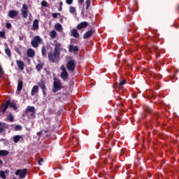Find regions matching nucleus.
Returning <instances> with one entry per match:
<instances>
[{
    "label": "nucleus",
    "mask_w": 179,
    "mask_h": 179,
    "mask_svg": "<svg viewBox=\"0 0 179 179\" xmlns=\"http://www.w3.org/2000/svg\"><path fill=\"white\" fill-rule=\"evenodd\" d=\"M59 55H59V53H57L56 52H54V51L50 52L48 54L49 61L52 63H55L57 61H58V58H59Z\"/></svg>",
    "instance_id": "5"
},
{
    "label": "nucleus",
    "mask_w": 179,
    "mask_h": 179,
    "mask_svg": "<svg viewBox=\"0 0 179 179\" xmlns=\"http://www.w3.org/2000/svg\"><path fill=\"white\" fill-rule=\"evenodd\" d=\"M38 136H40L41 135V131H39L37 133Z\"/></svg>",
    "instance_id": "51"
},
{
    "label": "nucleus",
    "mask_w": 179,
    "mask_h": 179,
    "mask_svg": "<svg viewBox=\"0 0 179 179\" xmlns=\"http://www.w3.org/2000/svg\"><path fill=\"white\" fill-rule=\"evenodd\" d=\"M0 37L1 38H4V37H5V31H0Z\"/></svg>",
    "instance_id": "44"
},
{
    "label": "nucleus",
    "mask_w": 179,
    "mask_h": 179,
    "mask_svg": "<svg viewBox=\"0 0 179 179\" xmlns=\"http://www.w3.org/2000/svg\"><path fill=\"white\" fill-rule=\"evenodd\" d=\"M79 5H82L85 2V0H78Z\"/></svg>",
    "instance_id": "46"
},
{
    "label": "nucleus",
    "mask_w": 179,
    "mask_h": 179,
    "mask_svg": "<svg viewBox=\"0 0 179 179\" xmlns=\"http://www.w3.org/2000/svg\"><path fill=\"white\" fill-rule=\"evenodd\" d=\"M0 177L3 179H6V174L5 173V171H0Z\"/></svg>",
    "instance_id": "33"
},
{
    "label": "nucleus",
    "mask_w": 179,
    "mask_h": 179,
    "mask_svg": "<svg viewBox=\"0 0 179 179\" xmlns=\"http://www.w3.org/2000/svg\"><path fill=\"white\" fill-rule=\"evenodd\" d=\"M92 4V1L90 0H86L85 1V9L86 10H87V9H89V8H90V5Z\"/></svg>",
    "instance_id": "31"
},
{
    "label": "nucleus",
    "mask_w": 179,
    "mask_h": 179,
    "mask_svg": "<svg viewBox=\"0 0 179 179\" xmlns=\"http://www.w3.org/2000/svg\"><path fill=\"white\" fill-rule=\"evenodd\" d=\"M62 5H63L62 1H60V2H59V6H60V7H62Z\"/></svg>",
    "instance_id": "52"
},
{
    "label": "nucleus",
    "mask_w": 179,
    "mask_h": 179,
    "mask_svg": "<svg viewBox=\"0 0 179 179\" xmlns=\"http://www.w3.org/2000/svg\"><path fill=\"white\" fill-rule=\"evenodd\" d=\"M71 36L74 37L75 38H79V32H78V29L76 28H73L71 29Z\"/></svg>",
    "instance_id": "17"
},
{
    "label": "nucleus",
    "mask_w": 179,
    "mask_h": 179,
    "mask_svg": "<svg viewBox=\"0 0 179 179\" xmlns=\"http://www.w3.org/2000/svg\"><path fill=\"white\" fill-rule=\"evenodd\" d=\"M72 59L70 57V59ZM76 68V64H75V59H71L67 62L66 64V69H68L69 72H73Z\"/></svg>",
    "instance_id": "7"
},
{
    "label": "nucleus",
    "mask_w": 179,
    "mask_h": 179,
    "mask_svg": "<svg viewBox=\"0 0 179 179\" xmlns=\"http://www.w3.org/2000/svg\"><path fill=\"white\" fill-rule=\"evenodd\" d=\"M5 128H8V125L6 123L0 122V134L4 132Z\"/></svg>",
    "instance_id": "21"
},
{
    "label": "nucleus",
    "mask_w": 179,
    "mask_h": 179,
    "mask_svg": "<svg viewBox=\"0 0 179 179\" xmlns=\"http://www.w3.org/2000/svg\"><path fill=\"white\" fill-rule=\"evenodd\" d=\"M87 26H89V23H87L86 21H84L77 25V29L78 30H82V29H85V27H87Z\"/></svg>",
    "instance_id": "11"
},
{
    "label": "nucleus",
    "mask_w": 179,
    "mask_h": 179,
    "mask_svg": "<svg viewBox=\"0 0 179 179\" xmlns=\"http://www.w3.org/2000/svg\"><path fill=\"white\" fill-rule=\"evenodd\" d=\"M5 53L6 54L7 57H10L12 55V52H10V49L7 48L5 49Z\"/></svg>",
    "instance_id": "28"
},
{
    "label": "nucleus",
    "mask_w": 179,
    "mask_h": 179,
    "mask_svg": "<svg viewBox=\"0 0 179 179\" xmlns=\"http://www.w3.org/2000/svg\"><path fill=\"white\" fill-rule=\"evenodd\" d=\"M43 158H40V159L38 161V164L39 166H43V164H41V163H43Z\"/></svg>",
    "instance_id": "42"
},
{
    "label": "nucleus",
    "mask_w": 179,
    "mask_h": 179,
    "mask_svg": "<svg viewBox=\"0 0 179 179\" xmlns=\"http://www.w3.org/2000/svg\"><path fill=\"white\" fill-rule=\"evenodd\" d=\"M21 14L24 19H27V16H29V7L27 4H23L22 8L21 9Z\"/></svg>",
    "instance_id": "9"
},
{
    "label": "nucleus",
    "mask_w": 179,
    "mask_h": 179,
    "mask_svg": "<svg viewBox=\"0 0 179 179\" xmlns=\"http://www.w3.org/2000/svg\"><path fill=\"white\" fill-rule=\"evenodd\" d=\"M20 41H22L23 38H20Z\"/></svg>",
    "instance_id": "56"
},
{
    "label": "nucleus",
    "mask_w": 179,
    "mask_h": 179,
    "mask_svg": "<svg viewBox=\"0 0 179 179\" xmlns=\"http://www.w3.org/2000/svg\"><path fill=\"white\" fill-rule=\"evenodd\" d=\"M55 29L57 31H61V30H62V25L59 23H57L55 25Z\"/></svg>",
    "instance_id": "26"
},
{
    "label": "nucleus",
    "mask_w": 179,
    "mask_h": 179,
    "mask_svg": "<svg viewBox=\"0 0 179 179\" xmlns=\"http://www.w3.org/2000/svg\"><path fill=\"white\" fill-rule=\"evenodd\" d=\"M41 6H43V8H47L48 6V3H47V1L43 0L41 1Z\"/></svg>",
    "instance_id": "35"
},
{
    "label": "nucleus",
    "mask_w": 179,
    "mask_h": 179,
    "mask_svg": "<svg viewBox=\"0 0 179 179\" xmlns=\"http://www.w3.org/2000/svg\"><path fill=\"white\" fill-rule=\"evenodd\" d=\"M69 51V52H78V51H79V48L78 46H74L73 45H70Z\"/></svg>",
    "instance_id": "15"
},
{
    "label": "nucleus",
    "mask_w": 179,
    "mask_h": 179,
    "mask_svg": "<svg viewBox=\"0 0 179 179\" xmlns=\"http://www.w3.org/2000/svg\"><path fill=\"white\" fill-rule=\"evenodd\" d=\"M8 107H10V108H13L15 110H17V106H16V103L13 101L10 102V99H8L5 103H3L1 105V113L3 114H5Z\"/></svg>",
    "instance_id": "1"
},
{
    "label": "nucleus",
    "mask_w": 179,
    "mask_h": 179,
    "mask_svg": "<svg viewBox=\"0 0 179 179\" xmlns=\"http://www.w3.org/2000/svg\"><path fill=\"white\" fill-rule=\"evenodd\" d=\"M27 57H29V58H33V57L36 55V52L34 51V50L29 48L27 50Z\"/></svg>",
    "instance_id": "12"
},
{
    "label": "nucleus",
    "mask_w": 179,
    "mask_h": 179,
    "mask_svg": "<svg viewBox=\"0 0 179 179\" xmlns=\"http://www.w3.org/2000/svg\"><path fill=\"white\" fill-rule=\"evenodd\" d=\"M66 3H67V5H72V3H73V0H66Z\"/></svg>",
    "instance_id": "40"
},
{
    "label": "nucleus",
    "mask_w": 179,
    "mask_h": 179,
    "mask_svg": "<svg viewBox=\"0 0 179 179\" xmlns=\"http://www.w3.org/2000/svg\"><path fill=\"white\" fill-rule=\"evenodd\" d=\"M102 153L103 155H106V156H110V154L111 153V148H110V147H105L102 150Z\"/></svg>",
    "instance_id": "16"
},
{
    "label": "nucleus",
    "mask_w": 179,
    "mask_h": 179,
    "mask_svg": "<svg viewBox=\"0 0 179 179\" xmlns=\"http://www.w3.org/2000/svg\"><path fill=\"white\" fill-rule=\"evenodd\" d=\"M3 76V70H2V67L0 66V78Z\"/></svg>",
    "instance_id": "43"
},
{
    "label": "nucleus",
    "mask_w": 179,
    "mask_h": 179,
    "mask_svg": "<svg viewBox=\"0 0 179 179\" xmlns=\"http://www.w3.org/2000/svg\"><path fill=\"white\" fill-rule=\"evenodd\" d=\"M15 131H22V126L21 125H16L15 127Z\"/></svg>",
    "instance_id": "39"
},
{
    "label": "nucleus",
    "mask_w": 179,
    "mask_h": 179,
    "mask_svg": "<svg viewBox=\"0 0 179 179\" xmlns=\"http://www.w3.org/2000/svg\"><path fill=\"white\" fill-rule=\"evenodd\" d=\"M22 89H23V81L20 80L17 84V92H22Z\"/></svg>",
    "instance_id": "24"
},
{
    "label": "nucleus",
    "mask_w": 179,
    "mask_h": 179,
    "mask_svg": "<svg viewBox=\"0 0 179 179\" xmlns=\"http://www.w3.org/2000/svg\"><path fill=\"white\" fill-rule=\"evenodd\" d=\"M18 69L23 71L24 69V63L22 60H16Z\"/></svg>",
    "instance_id": "14"
},
{
    "label": "nucleus",
    "mask_w": 179,
    "mask_h": 179,
    "mask_svg": "<svg viewBox=\"0 0 179 179\" xmlns=\"http://www.w3.org/2000/svg\"><path fill=\"white\" fill-rule=\"evenodd\" d=\"M17 15H19V11L16 10H11L8 12V16L11 19H14V17H16V16H17Z\"/></svg>",
    "instance_id": "10"
},
{
    "label": "nucleus",
    "mask_w": 179,
    "mask_h": 179,
    "mask_svg": "<svg viewBox=\"0 0 179 179\" xmlns=\"http://www.w3.org/2000/svg\"><path fill=\"white\" fill-rule=\"evenodd\" d=\"M43 64H38L37 65H36V69L38 71H41V69H43Z\"/></svg>",
    "instance_id": "34"
},
{
    "label": "nucleus",
    "mask_w": 179,
    "mask_h": 179,
    "mask_svg": "<svg viewBox=\"0 0 179 179\" xmlns=\"http://www.w3.org/2000/svg\"><path fill=\"white\" fill-rule=\"evenodd\" d=\"M50 129H51V125L48 124V128L44 129V132L47 134L50 132Z\"/></svg>",
    "instance_id": "38"
},
{
    "label": "nucleus",
    "mask_w": 179,
    "mask_h": 179,
    "mask_svg": "<svg viewBox=\"0 0 179 179\" xmlns=\"http://www.w3.org/2000/svg\"><path fill=\"white\" fill-rule=\"evenodd\" d=\"M38 92V85H35L32 87L31 91V96H34Z\"/></svg>",
    "instance_id": "23"
},
{
    "label": "nucleus",
    "mask_w": 179,
    "mask_h": 179,
    "mask_svg": "<svg viewBox=\"0 0 179 179\" xmlns=\"http://www.w3.org/2000/svg\"><path fill=\"white\" fill-rule=\"evenodd\" d=\"M92 34H93V30L87 31L84 34L83 38L85 39L90 38V37H92Z\"/></svg>",
    "instance_id": "19"
},
{
    "label": "nucleus",
    "mask_w": 179,
    "mask_h": 179,
    "mask_svg": "<svg viewBox=\"0 0 179 179\" xmlns=\"http://www.w3.org/2000/svg\"><path fill=\"white\" fill-rule=\"evenodd\" d=\"M155 115L156 118H159V115H160V113H156L155 114Z\"/></svg>",
    "instance_id": "48"
},
{
    "label": "nucleus",
    "mask_w": 179,
    "mask_h": 179,
    "mask_svg": "<svg viewBox=\"0 0 179 179\" xmlns=\"http://www.w3.org/2000/svg\"><path fill=\"white\" fill-rule=\"evenodd\" d=\"M8 155H9V151L6 150H0V156H8Z\"/></svg>",
    "instance_id": "27"
},
{
    "label": "nucleus",
    "mask_w": 179,
    "mask_h": 179,
    "mask_svg": "<svg viewBox=\"0 0 179 179\" xmlns=\"http://www.w3.org/2000/svg\"><path fill=\"white\" fill-rule=\"evenodd\" d=\"M61 47H62L61 43H56L55 45L54 52L61 55Z\"/></svg>",
    "instance_id": "13"
},
{
    "label": "nucleus",
    "mask_w": 179,
    "mask_h": 179,
    "mask_svg": "<svg viewBox=\"0 0 179 179\" xmlns=\"http://www.w3.org/2000/svg\"><path fill=\"white\" fill-rule=\"evenodd\" d=\"M38 44H43V39L40 36H35L31 41V45L34 48H38Z\"/></svg>",
    "instance_id": "4"
},
{
    "label": "nucleus",
    "mask_w": 179,
    "mask_h": 179,
    "mask_svg": "<svg viewBox=\"0 0 179 179\" xmlns=\"http://www.w3.org/2000/svg\"><path fill=\"white\" fill-rule=\"evenodd\" d=\"M38 20L37 19H35L32 24L31 30H38Z\"/></svg>",
    "instance_id": "18"
},
{
    "label": "nucleus",
    "mask_w": 179,
    "mask_h": 179,
    "mask_svg": "<svg viewBox=\"0 0 179 179\" xmlns=\"http://www.w3.org/2000/svg\"><path fill=\"white\" fill-rule=\"evenodd\" d=\"M153 49L155 50V51H157V50H159V47L157 46H153Z\"/></svg>",
    "instance_id": "49"
},
{
    "label": "nucleus",
    "mask_w": 179,
    "mask_h": 179,
    "mask_svg": "<svg viewBox=\"0 0 179 179\" xmlns=\"http://www.w3.org/2000/svg\"><path fill=\"white\" fill-rule=\"evenodd\" d=\"M89 17L92 18L93 17V15H92L91 14L89 15Z\"/></svg>",
    "instance_id": "54"
},
{
    "label": "nucleus",
    "mask_w": 179,
    "mask_h": 179,
    "mask_svg": "<svg viewBox=\"0 0 179 179\" xmlns=\"http://www.w3.org/2000/svg\"><path fill=\"white\" fill-rule=\"evenodd\" d=\"M0 9H1V6H0Z\"/></svg>",
    "instance_id": "58"
},
{
    "label": "nucleus",
    "mask_w": 179,
    "mask_h": 179,
    "mask_svg": "<svg viewBox=\"0 0 179 179\" xmlns=\"http://www.w3.org/2000/svg\"><path fill=\"white\" fill-rule=\"evenodd\" d=\"M29 113V116L31 118H36V108H34V106H28L25 109L23 115L27 116Z\"/></svg>",
    "instance_id": "3"
},
{
    "label": "nucleus",
    "mask_w": 179,
    "mask_h": 179,
    "mask_svg": "<svg viewBox=\"0 0 179 179\" xmlns=\"http://www.w3.org/2000/svg\"><path fill=\"white\" fill-rule=\"evenodd\" d=\"M53 87L52 92L53 93H57V92H59L61 89H62V83H61V80L55 78H53Z\"/></svg>",
    "instance_id": "2"
},
{
    "label": "nucleus",
    "mask_w": 179,
    "mask_h": 179,
    "mask_svg": "<svg viewBox=\"0 0 179 179\" xmlns=\"http://www.w3.org/2000/svg\"><path fill=\"white\" fill-rule=\"evenodd\" d=\"M15 176H19L20 178H26V176H27V169H17L15 171Z\"/></svg>",
    "instance_id": "8"
},
{
    "label": "nucleus",
    "mask_w": 179,
    "mask_h": 179,
    "mask_svg": "<svg viewBox=\"0 0 179 179\" xmlns=\"http://www.w3.org/2000/svg\"><path fill=\"white\" fill-rule=\"evenodd\" d=\"M45 90H47V88H45V89H42V92H43V94L44 95V96H45V94H46V92H45Z\"/></svg>",
    "instance_id": "47"
},
{
    "label": "nucleus",
    "mask_w": 179,
    "mask_h": 179,
    "mask_svg": "<svg viewBox=\"0 0 179 179\" xmlns=\"http://www.w3.org/2000/svg\"><path fill=\"white\" fill-rule=\"evenodd\" d=\"M41 54L43 58H47V49L45 48V45L42 46Z\"/></svg>",
    "instance_id": "20"
},
{
    "label": "nucleus",
    "mask_w": 179,
    "mask_h": 179,
    "mask_svg": "<svg viewBox=\"0 0 179 179\" xmlns=\"http://www.w3.org/2000/svg\"><path fill=\"white\" fill-rule=\"evenodd\" d=\"M2 163H3V161L0 160V164H2Z\"/></svg>",
    "instance_id": "55"
},
{
    "label": "nucleus",
    "mask_w": 179,
    "mask_h": 179,
    "mask_svg": "<svg viewBox=\"0 0 179 179\" xmlns=\"http://www.w3.org/2000/svg\"><path fill=\"white\" fill-rule=\"evenodd\" d=\"M15 52H17L19 55H22V52H20L19 48L15 49Z\"/></svg>",
    "instance_id": "45"
},
{
    "label": "nucleus",
    "mask_w": 179,
    "mask_h": 179,
    "mask_svg": "<svg viewBox=\"0 0 179 179\" xmlns=\"http://www.w3.org/2000/svg\"><path fill=\"white\" fill-rule=\"evenodd\" d=\"M38 86H39V87H41V89L42 90V89H45V88H47L46 87H45V83L43 80H41L40 81H39V83H38Z\"/></svg>",
    "instance_id": "25"
},
{
    "label": "nucleus",
    "mask_w": 179,
    "mask_h": 179,
    "mask_svg": "<svg viewBox=\"0 0 179 179\" xmlns=\"http://www.w3.org/2000/svg\"><path fill=\"white\" fill-rule=\"evenodd\" d=\"M6 118L7 120L10 122H13V121H15V117H13V115H12V114L8 115Z\"/></svg>",
    "instance_id": "29"
},
{
    "label": "nucleus",
    "mask_w": 179,
    "mask_h": 179,
    "mask_svg": "<svg viewBox=\"0 0 179 179\" xmlns=\"http://www.w3.org/2000/svg\"><path fill=\"white\" fill-rule=\"evenodd\" d=\"M127 83V80L123 79L119 83L118 87L119 89H122V85Z\"/></svg>",
    "instance_id": "30"
},
{
    "label": "nucleus",
    "mask_w": 179,
    "mask_h": 179,
    "mask_svg": "<svg viewBox=\"0 0 179 179\" xmlns=\"http://www.w3.org/2000/svg\"><path fill=\"white\" fill-rule=\"evenodd\" d=\"M20 139H23V136L16 135L13 137L14 143H17Z\"/></svg>",
    "instance_id": "22"
},
{
    "label": "nucleus",
    "mask_w": 179,
    "mask_h": 179,
    "mask_svg": "<svg viewBox=\"0 0 179 179\" xmlns=\"http://www.w3.org/2000/svg\"><path fill=\"white\" fill-rule=\"evenodd\" d=\"M69 12H70V13L73 14V13H75V12H76V9L75 8V7L71 6L69 8Z\"/></svg>",
    "instance_id": "36"
},
{
    "label": "nucleus",
    "mask_w": 179,
    "mask_h": 179,
    "mask_svg": "<svg viewBox=\"0 0 179 179\" xmlns=\"http://www.w3.org/2000/svg\"><path fill=\"white\" fill-rule=\"evenodd\" d=\"M58 10H59V12H61V10H62V7H59V9H58Z\"/></svg>",
    "instance_id": "53"
},
{
    "label": "nucleus",
    "mask_w": 179,
    "mask_h": 179,
    "mask_svg": "<svg viewBox=\"0 0 179 179\" xmlns=\"http://www.w3.org/2000/svg\"><path fill=\"white\" fill-rule=\"evenodd\" d=\"M160 57V55H157V57Z\"/></svg>",
    "instance_id": "57"
},
{
    "label": "nucleus",
    "mask_w": 179,
    "mask_h": 179,
    "mask_svg": "<svg viewBox=\"0 0 179 179\" xmlns=\"http://www.w3.org/2000/svg\"><path fill=\"white\" fill-rule=\"evenodd\" d=\"M59 15H61L60 13H53L52 14V17H53L54 19H57V17H58V16H59Z\"/></svg>",
    "instance_id": "37"
},
{
    "label": "nucleus",
    "mask_w": 179,
    "mask_h": 179,
    "mask_svg": "<svg viewBox=\"0 0 179 179\" xmlns=\"http://www.w3.org/2000/svg\"><path fill=\"white\" fill-rule=\"evenodd\" d=\"M148 112L149 113H153V110H152V108H148Z\"/></svg>",
    "instance_id": "50"
},
{
    "label": "nucleus",
    "mask_w": 179,
    "mask_h": 179,
    "mask_svg": "<svg viewBox=\"0 0 179 179\" xmlns=\"http://www.w3.org/2000/svg\"><path fill=\"white\" fill-rule=\"evenodd\" d=\"M60 69L62 71L60 77L62 78V80L66 82V80H68L69 78V74L68 73V71H66V68H65V66L62 65L60 67Z\"/></svg>",
    "instance_id": "6"
},
{
    "label": "nucleus",
    "mask_w": 179,
    "mask_h": 179,
    "mask_svg": "<svg viewBox=\"0 0 179 179\" xmlns=\"http://www.w3.org/2000/svg\"><path fill=\"white\" fill-rule=\"evenodd\" d=\"M6 29H10V27H12V24L9 22L6 23Z\"/></svg>",
    "instance_id": "41"
},
{
    "label": "nucleus",
    "mask_w": 179,
    "mask_h": 179,
    "mask_svg": "<svg viewBox=\"0 0 179 179\" xmlns=\"http://www.w3.org/2000/svg\"><path fill=\"white\" fill-rule=\"evenodd\" d=\"M50 36L51 37V38H54L55 37H57V31H55V30H52Z\"/></svg>",
    "instance_id": "32"
}]
</instances>
